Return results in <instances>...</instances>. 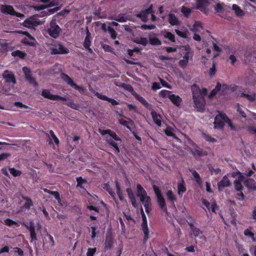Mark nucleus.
I'll return each instance as SVG.
<instances>
[{
	"mask_svg": "<svg viewBox=\"0 0 256 256\" xmlns=\"http://www.w3.org/2000/svg\"><path fill=\"white\" fill-rule=\"evenodd\" d=\"M181 12L185 16L188 17L192 12V10L186 6H183L182 8Z\"/></svg>",
	"mask_w": 256,
	"mask_h": 256,
	"instance_id": "47",
	"label": "nucleus"
},
{
	"mask_svg": "<svg viewBox=\"0 0 256 256\" xmlns=\"http://www.w3.org/2000/svg\"><path fill=\"white\" fill-rule=\"evenodd\" d=\"M96 252V248H88L86 253L87 256H93Z\"/></svg>",
	"mask_w": 256,
	"mask_h": 256,
	"instance_id": "61",
	"label": "nucleus"
},
{
	"mask_svg": "<svg viewBox=\"0 0 256 256\" xmlns=\"http://www.w3.org/2000/svg\"><path fill=\"white\" fill-rule=\"evenodd\" d=\"M191 144L192 147L190 148V150L192 154L194 155L197 154L198 156H201L202 154V152L200 150H199L198 148L193 142H192Z\"/></svg>",
	"mask_w": 256,
	"mask_h": 256,
	"instance_id": "39",
	"label": "nucleus"
},
{
	"mask_svg": "<svg viewBox=\"0 0 256 256\" xmlns=\"http://www.w3.org/2000/svg\"><path fill=\"white\" fill-rule=\"evenodd\" d=\"M230 184V183L228 176H225L223 177L222 180L218 183V190H220L224 187L229 186Z\"/></svg>",
	"mask_w": 256,
	"mask_h": 256,
	"instance_id": "22",
	"label": "nucleus"
},
{
	"mask_svg": "<svg viewBox=\"0 0 256 256\" xmlns=\"http://www.w3.org/2000/svg\"><path fill=\"white\" fill-rule=\"evenodd\" d=\"M23 72L26 80L30 84L34 86H36L37 83L35 79L31 76V72L28 68H23Z\"/></svg>",
	"mask_w": 256,
	"mask_h": 256,
	"instance_id": "16",
	"label": "nucleus"
},
{
	"mask_svg": "<svg viewBox=\"0 0 256 256\" xmlns=\"http://www.w3.org/2000/svg\"><path fill=\"white\" fill-rule=\"evenodd\" d=\"M167 198L168 200L174 202L176 200V198L174 194L171 190H168L166 193Z\"/></svg>",
	"mask_w": 256,
	"mask_h": 256,
	"instance_id": "49",
	"label": "nucleus"
},
{
	"mask_svg": "<svg viewBox=\"0 0 256 256\" xmlns=\"http://www.w3.org/2000/svg\"><path fill=\"white\" fill-rule=\"evenodd\" d=\"M140 212L142 214V230L144 232V241H146L148 239V224H147V220L146 215L144 214V212L143 210V209L142 208L140 210Z\"/></svg>",
	"mask_w": 256,
	"mask_h": 256,
	"instance_id": "12",
	"label": "nucleus"
},
{
	"mask_svg": "<svg viewBox=\"0 0 256 256\" xmlns=\"http://www.w3.org/2000/svg\"><path fill=\"white\" fill-rule=\"evenodd\" d=\"M202 203L209 211L211 210L212 212H215L217 208V206L214 202L210 204L206 200H203Z\"/></svg>",
	"mask_w": 256,
	"mask_h": 256,
	"instance_id": "29",
	"label": "nucleus"
},
{
	"mask_svg": "<svg viewBox=\"0 0 256 256\" xmlns=\"http://www.w3.org/2000/svg\"><path fill=\"white\" fill-rule=\"evenodd\" d=\"M3 78L8 82H12L13 84H14L16 82V80L14 74L10 71H4L3 74Z\"/></svg>",
	"mask_w": 256,
	"mask_h": 256,
	"instance_id": "17",
	"label": "nucleus"
},
{
	"mask_svg": "<svg viewBox=\"0 0 256 256\" xmlns=\"http://www.w3.org/2000/svg\"><path fill=\"white\" fill-rule=\"evenodd\" d=\"M138 16L144 22H147L149 19H150L152 22L156 20L154 12H152V6L147 10L142 11L138 15Z\"/></svg>",
	"mask_w": 256,
	"mask_h": 256,
	"instance_id": "7",
	"label": "nucleus"
},
{
	"mask_svg": "<svg viewBox=\"0 0 256 256\" xmlns=\"http://www.w3.org/2000/svg\"><path fill=\"white\" fill-rule=\"evenodd\" d=\"M186 190V186L184 184V182L183 180H180L178 182V194L182 196V194Z\"/></svg>",
	"mask_w": 256,
	"mask_h": 256,
	"instance_id": "31",
	"label": "nucleus"
},
{
	"mask_svg": "<svg viewBox=\"0 0 256 256\" xmlns=\"http://www.w3.org/2000/svg\"><path fill=\"white\" fill-rule=\"evenodd\" d=\"M50 143H52V142H54L56 144H58L59 140L56 138V136L54 134L53 131L52 130L50 131Z\"/></svg>",
	"mask_w": 256,
	"mask_h": 256,
	"instance_id": "42",
	"label": "nucleus"
},
{
	"mask_svg": "<svg viewBox=\"0 0 256 256\" xmlns=\"http://www.w3.org/2000/svg\"><path fill=\"white\" fill-rule=\"evenodd\" d=\"M208 4V0H198L196 2V8L202 12H204Z\"/></svg>",
	"mask_w": 256,
	"mask_h": 256,
	"instance_id": "20",
	"label": "nucleus"
},
{
	"mask_svg": "<svg viewBox=\"0 0 256 256\" xmlns=\"http://www.w3.org/2000/svg\"><path fill=\"white\" fill-rule=\"evenodd\" d=\"M1 11L2 13L9 14L12 16H16L17 17L22 18L24 16L23 14L15 12L12 6L9 5L2 6Z\"/></svg>",
	"mask_w": 256,
	"mask_h": 256,
	"instance_id": "11",
	"label": "nucleus"
},
{
	"mask_svg": "<svg viewBox=\"0 0 256 256\" xmlns=\"http://www.w3.org/2000/svg\"><path fill=\"white\" fill-rule=\"evenodd\" d=\"M62 78L68 84L74 88L76 90H78L80 92L84 93V89L82 87L79 86L74 84L73 80L67 75L63 74L62 76Z\"/></svg>",
	"mask_w": 256,
	"mask_h": 256,
	"instance_id": "15",
	"label": "nucleus"
},
{
	"mask_svg": "<svg viewBox=\"0 0 256 256\" xmlns=\"http://www.w3.org/2000/svg\"><path fill=\"white\" fill-rule=\"evenodd\" d=\"M106 140L110 145H111L114 148L116 152H119L120 150L118 146L119 144L118 143V142H120H120L116 141L115 140H114L113 138L111 136H106Z\"/></svg>",
	"mask_w": 256,
	"mask_h": 256,
	"instance_id": "18",
	"label": "nucleus"
},
{
	"mask_svg": "<svg viewBox=\"0 0 256 256\" xmlns=\"http://www.w3.org/2000/svg\"><path fill=\"white\" fill-rule=\"evenodd\" d=\"M134 42L145 46L148 44V40L146 38L138 37L135 38Z\"/></svg>",
	"mask_w": 256,
	"mask_h": 256,
	"instance_id": "38",
	"label": "nucleus"
},
{
	"mask_svg": "<svg viewBox=\"0 0 256 256\" xmlns=\"http://www.w3.org/2000/svg\"><path fill=\"white\" fill-rule=\"evenodd\" d=\"M43 22L44 21L39 20L38 16H33L25 20L23 22V26L28 28H34Z\"/></svg>",
	"mask_w": 256,
	"mask_h": 256,
	"instance_id": "6",
	"label": "nucleus"
},
{
	"mask_svg": "<svg viewBox=\"0 0 256 256\" xmlns=\"http://www.w3.org/2000/svg\"><path fill=\"white\" fill-rule=\"evenodd\" d=\"M29 230L30 234V236L32 238V240H36V236L34 232V227L31 226L30 227V228Z\"/></svg>",
	"mask_w": 256,
	"mask_h": 256,
	"instance_id": "59",
	"label": "nucleus"
},
{
	"mask_svg": "<svg viewBox=\"0 0 256 256\" xmlns=\"http://www.w3.org/2000/svg\"><path fill=\"white\" fill-rule=\"evenodd\" d=\"M214 128H223L224 124H228L232 130H234V127L232 126L231 121L228 119L225 114L218 113L215 118L214 122Z\"/></svg>",
	"mask_w": 256,
	"mask_h": 256,
	"instance_id": "3",
	"label": "nucleus"
},
{
	"mask_svg": "<svg viewBox=\"0 0 256 256\" xmlns=\"http://www.w3.org/2000/svg\"><path fill=\"white\" fill-rule=\"evenodd\" d=\"M232 9L238 16L242 17L244 14V12L241 9L240 6L236 4H234L232 6Z\"/></svg>",
	"mask_w": 256,
	"mask_h": 256,
	"instance_id": "30",
	"label": "nucleus"
},
{
	"mask_svg": "<svg viewBox=\"0 0 256 256\" xmlns=\"http://www.w3.org/2000/svg\"><path fill=\"white\" fill-rule=\"evenodd\" d=\"M8 46L6 43L2 40H0V56L6 54L7 52Z\"/></svg>",
	"mask_w": 256,
	"mask_h": 256,
	"instance_id": "37",
	"label": "nucleus"
},
{
	"mask_svg": "<svg viewBox=\"0 0 256 256\" xmlns=\"http://www.w3.org/2000/svg\"><path fill=\"white\" fill-rule=\"evenodd\" d=\"M192 90L194 107L198 111H202L204 108V96L206 94V89L202 88L201 90L196 85H193L192 86Z\"/></svg>",
	"mask_w": 256,
	"mask_h": 256,
	"instance_id": "1",
	"label": "nucleus"
},
{
	"mask_svg": "<svg viewBox=\"0 0 256 256\" xmlns=\"http://www.w3.org/2000/svg\"><path fill=\"white\" fill-rule=\"evenodd\" d=\"M165 134L168 136H173L174 138L178 139L176 136H174L172 128H168L164 130Z\"/></svg>",
	"mask_w": 256,
	"mask_h": 256,
	"instance_id": "56",
	"label": "nucleus"
},
{
	"mask_svg": "<svg viewBox=\"0 0 256 256\" xmlns=\"http://www.w3.org/2000/svg\"><path fill=\"white\" fill-rule=\"evenodd\" d=\"M119 122L121 124L126 126L128 128H130V126L132 125V120L126 118L121 117L119 119Z\"/></svg>",
	"mask_w": 256,
	"mask_h": 256,
	"instance_id": "36",
	"label": "nucleus"
},
{
	"mask_svg": "<svg viewBox=\"0 0 256 256\" xmlns=\"http://www.w3.org/2000/svg\"><path fill=\"white\" fill-rule=\"evenodd\" d=\"M137 195L140 198V201L144 205L146 212L149 214L151 210V200L148 196L146 191L140 184H137Z\"/></svg>",
	"mask_w": 256,
	"mask_h": 256,
	"instance_id": "2",
	"label": "nucleus"
},
{
	"mask_svg": "<svg viewBox=\"0 0 256 256\" xmlns=\"http://www.w3.org/2000/svg\"><path fill=\"white\" fill-rule=\"evenodd\" d=\"M132 94L144 106L148 108H149V104L146 102V100L142 96L136 94V92H134L132 93Z\"/></svg>",
	"mask_w": 256,
	"mask_h": 256,
	"instance_id": "35",
	"label": "nucleus"
},
{
	"mask_svg": "<svg viewBox=\"0 0 256 256\" xmlns=\"http://www.w3.org/2000/svg\"><path fill=\"white\" fill-rule=\"evenodd\" d=\"M16 32L19 34H23L26 35V36L22 40V42L24 44H28L31 46H35L36 44V40L28 32H22V30H18Z\"/></svg>",
	"mask_w": 256,
	"mask_h": 256,
	"instance_id": "14",
	"label": "nucleus"
},
{
	"mask_svg": "<svg viewBox=\"0 0 256 256\" xmlns=\"http://www.w3.org/2000/svg\"><path fill=\"white\" fill-rule=\"evenodd\" d=\"M76 181L78 182L77 186L82 188V184L86 182L85 180L82 179L81 177L78 178H76Z\"/></svg>",
	"mask_w": 256,
	"mask_h": 256,
	"instance_id": "58",
	"label": "nucleus"
},
{
	"mask_svg": "<svg viewBox=\"0 0 256 256\" xmlns=\"http://www.w3.org/2000/svg\"><path fill=\"white\" fill-rule=\"evenodd\" d=\"M170 100L176 106H179L182 101V98L178 96L172 94Z\"/></svg>",
	"mask_w": 256,
	"mask_h": 256,
	"instance_id": "33",
	"label": "nucleus"
},
{
	"mask_svg": "<svg viewBox=\"0 0 256 256\" xmlns=\"http://www.w3.org/2000/svg\"><path fill=\"white\" fill-rule=\"evenodd\" d=\"M192 176H193L194 178L196 180V181L198 183V184L200 187H202V179H201L199 174L198 172H196V171H194L192 172Z\"/></svg>",
	"mask_w": 256,
	"mask_h": 256,
	"instance_id": "44",
	"label": "nucleus"
},
{
	"mask_svg": "<svg viewBox=\"0 0 256 256\" xmlns=\"http://www.w3.org/2000/svg\"><path fill=\"white\" fill-rule=\"evenodd\" d=\"M10 172L14 176H20L22 174L20 171L16 170L14 168H10Z\"/></svg>",
	"mask_w": 256,
	"mask_h": 256,
	"instance_id": "52",
	"label": "nucleus"
},
{
	"mask_svg": "<svg viewBox=\"0 0 256 256\" xmlns=\"http://www.w3.org/2000/svg\"><path fill=\"white\" fill-rule=\"evenodd\" d=\"M233 176L234 178H236L238 179V180H236L234 182V185L236 190L237 191L240 192L242 188V186L241 184V182H244V178H245L244 176L242 173L238 172L234 174Z\"/></svg>",
	"mask_w": 256,
	"mask_h": 256,
	"instance_id": "10",
	"label": "nucleus"
},
{
	"mask_svg": "<svg viewBox=\"0 0 256 256\" xmlns=\"http://www.w3.org/2000/svg\"><path fill=\"white\" fill-rule=\"evenodd\" d=\"M42 95L45 98L53 100L64 101L66 98L58 95L52 94L48 90H44L42 92Z\"/></svg>",
	"mask_w": 256,
	"mask_h": 256,
	"instance_id": "13",
	"label": "nucleus"
},
{
	"mask_svg": "<svg viewBox=\"0 0 256 256\" xmlns=\"http://www.w3.org/2000/svg\"><path fill=\"white\" fill-rule=\"evenodd\" d=\"M116 188L117 194L118 196V198L121 201H122L124 200V198H123L122 194V193L120 190V186L118 185V182H116Z\"/></svg>",
	"mask_w": 256,
	"mask_h": 256,
	"instance_id": "54",
	"label": "nucleus"
},
{
	"mask_svg": "<svg viewBox=\"0 0 256 256\" xmlns=\"http://www.w3.org/2000/svg\"><path fill=\"white\" fill-rule=\"evenodd\" d=\"M103 188L106 190L114 198V194L112 192V188L110 186L109 184H104L103 185Z\"/></svg>",
	"mask_w": 256,
	"mask_h": 256,
	"instance_id": "48",
	"label": "nucleus"
},
{
	"mask_svg": "<svg viewBox=\"0 0 256 256\" xmlns=\"http://www.w3.org/2000/svg\"><path fill=\"white\" fill-rule=\"evenodd\" d=\"M126 192L128 193V198L132 202V206L134 208L138 207V204L136 200L135 196L132 192V190L130 188H127Z\"/></svg>",
	"mask_w": 256,
	"mask_h": 256,
	"instance_id": "24",
	"label": "nucleus"
},
{
	"mask_svg": "<svg viewBox=\"0 0 256 256\" xmlns=\"http://www.w3.org/2000/svg\"><path fill=\"white\" fill-rule=\"evenodd\" d=\"M10 156V154L7 152L3 153L0 154V162L4 160H5L9 158Z\"/></svg>",
	"mask_w": 256,
	"mask_h": 256,
	"instance_id": "60",
	"label": "nucleus"
},
{
	"mask_svg": "<svg viewBox=\"0 0 256 256\" xmlns=\"http://www.w3.org/2000/svg\"><path fill=\"white\" fill-rule=\"evenodd\" d=\"M51 194L54 196L55 198L58 201V202L61 204L60 196L58 192L52 191V192L51 193Z\"/></svg>",
	"mask_w": 256,
	"mask_h": 256,
	"instance_id": "62",
	"label": "nucleus"
},
{
	"mask_svg": "<svg viewBox=\"0 0 256 256\" xmlns=\"http://www.w3.org/2000/svg\"><path fill=\"white\" fill-rule=\"evenodd\" d=\"M96 96L100 99L108 101V97H107L106 96L104 95L99 94L98 92L96 94Z\"/></svg>",
	"mask_w": 256,
	"mask_h": 256,
	"instance_id": "64",
	"label": "nucleus"
},
{
	"mask_svg": "<svg viewBox=\"0 0 256 256\" xmlns=\"http://www.w3.org/2000/svg\"><path fill=\"white\" fill-rule=\"evenodd\" d=\"M237 111L242 117L245 118L246 116V114H245L244 110L240 106H238Z\"/></svg>",
	"mask_w": 256,
	"mask_h": 256,
	"instance_id": "63",
	"label": "nucleus"
},
{
	"mask_svg": "<svg viewBox=\"0 0 256 256\" xmlns=\"http://www.w3.org/2000/svg\"><path fill=\"white\" fill-rule=\"evenodd\" d=\"M245 186L250 190H256V184L254 180L252 178H244V182Z\"/></svg>",
	"mask_w": 256,
	"mask_h": 256,
	"instance_id": "23",
	"label": "nucleus"
},
{
	"mask_svg": "<svg viewBox=\"0 0 256 256\" xmlns=\"http://www.w3.org/2000/svg\"><path fill=\"white\" fill-rule=\"evenodd\" d=\"M162 34L163 35L164 38L169 40L172 42H175L174 35L172 32L164 30L162 32Z\"/></svg>",
	"mask_w": 256,
	"mask_h": 256,
	"instance_id": "32",
	"label": "nucleus"
},
{
	"mask_svg": "<svg viewBox=\"0 0 256 256\" xmlns=\"http://www.w3.org/2000/svg\"><path fill=\"white\" fill-rule=\"evenodd\" d=\"M168 20L169 23L172 26H177L180 24V22L174 14H168Z\"/></svg>",
	"mask_w": 256,
	"mask_h": 256,
	"instance_id": "25",
	"label": "nucleus"
},
{
	"mask_svg": "<svg viewBox=\"0 0 256 256\" xmlns=\"http://www.w3.org/2000/svg\"><path fill=\"white\" fill-rule=\"evenodd\" d=\"M244 234L250 238L253 242H256V239L254 237V234L252 232V228L245 230H244Z\"/></svg>",
	"mask_w": 256,
	"mask_h": 256,
	"instance_id": "40",
	"label": "nucleus"
},
{
	"mask_svg": "<svg viewBox=\"0 0 256 256\" xmlns=\"http://www.w3.org/2000/svg\"><path fill=\"white\" fill-rule=\"evenodd\" d=\"M99 132L102 135L108 134L107 136H111L113 138L114 140L116 141H120V139L118 138L115 132H112L110 130H99Z\"/></svg>",
	"mask_w": 256,
	"mask_h": 256,
	"instance_id": "21",
	"label": "nucleus"
},
{
	"mask_svg": "<svg viewBox=\"0 0 256 256\" xmlns=\"http://www.w3.org/2000/svg\"><path fill=\"white\" fill-rule=\"evenodd\" d=\"M90 44V34L89 32H87V36H86L84 42V46L86 48H87L89 50L90 52H92V50L89 48Z\"/></svg>",
	"mask_w": 256,
	"mask_h": 256,
	"instance_id": "41",
	"label": "nucleus"
},
{
	"mask_svg": "<svg viewBox=\"0 0 256 256\" xmlns=\"http://www.w3.org/2000/svg\"><path fill=\"white\" fill-rule=\"evenodd\" d=\"M154 190L160 206L162 209L164 211L166 212H167V210L165 204V200L161 194L160 190L156 186H154Z\"/></svg>",
	"mask_w": 256,
	"mask_h": 256,
	"instance_id": "8",
	"label": "nucleus"
},
{
	"mask_svg": "<svg viewBox=\"0 0 256 256\" xmlns=\"http://www.w3.org/2000/svg\"><path fill=\"white\" fill-rule=\"evenodd\" d=\"M50 50L52 54H62L69 52L68 50L60 42L50 45Z\"/></svg>",
	"mask_w": 256,
	"mask_h": 256,
	"instance_id": "5",
	"label": "nucleus"
},
{
	"mask_svg": "<svg viewBox=\"0 0 256 256\" xmlns=\"http://www.w3.org/2000/svg\"><path fill=\"white\" fill-rule=\"evenodd\" d=\"M151 114L154 123L156 124L158 126H160L162 123L161 116L160 114H158L154 111H152Z\"/></svg>",
	"mask_w": 256,
	"mask_h": 256,
	"instance_id": "28",
	"label": "nucleus"
},
{
	"mask_svg": "<svg viewBox=\"0 0 256 256\" xmlns=\"http://www.w3.org/2000/svg\"><path fill=\"white\" fill-rule=\"evenodd\" d=\"M191 230L195 236L199 237L200 238H204L202 232L198 228L192 225Z\"/></svg>",
	"mask_w": 256,
	"mask_h": 256,
	"instance_id": "34",
	"label": "nucleus"
},
{
	"mask_svg": "<svg viewBox=\"0 0 256 256\" xmlns=\"http://www.w3.org/2000/svg\"><path fill=\"white\" fill-rule=\"evenodd\" d=\"M12 54L14 56H18L20 58H23L25 56V54L20 50H16L12 53Z\"/></svg>",
	"mask_w": 256,
	"mask_h": 256,
	"instance_id": "51",
	"label": "nucleus"
},
{
	"mask_svg": "<svg viewBox=\"0 0 256 256\" xmlns=\"http://www.w3.org/2000/svg\"><path fill=\"white\" fill-rule=\"evenodd\" d=\"M108 31L110 32L112 38V39H116V33L111 27H108Z\"/></svg>",
	"mask_w": 256,
	"mask_h": 256,
	"instance_id": "57",
	"label": "nucleus"
},
{
	"mask_svg": "<svg viewBox=\"0 0 256 256\" xmlns=\"http://www.w3.org/2000/svg\"><path fill=\"white\" fill-rule=\"evenodd\" d=\"M176 33L180 37L182 38H186L188 34V31L187 30L181 31L178 30H175Z\"/></svg>",
	"mask_w": 256,
	"mask_h": 256,
	"instance_id": "45",
	"label": "nucleus"
},
{
	"mask_svg": "<svg viewBox=\"0 0 256 256\" xmlns=\"http://www.w3.org/2000/svg\"><path fill=\"white\" fill-rule=\"evenodd\" d=\"M150 42L152 45L159 46L161 44L160 40L155 34H152L149 36Z\"/></svg>",
	"mask_w": 256,
	"mask_h": 256,
	"instance_id": "27",
	"label": "nucleus"
},
{
	"mask_svg": "<svg viewBox=\"0 0 256 256\" xmlns=\"http://www.w3.org/2000/svg\"><path fill=\"white\" fill-rule=\"evenodd\" d=\"M24 198L25 200V204H24V207L25 208H29L32 205V202L30 199L28 198Z\"/></svg>",
	"mask_w": 256,
	"mask_h": 256,
	"instance_id": "55",
	"label": "nucleus"
},
{
	"mask_svg": "<svg viewBox=\"0 0 256 256\" xmlns=\"http://www.w3.org/2000/svg\"><path fill=\"white\" fill-rule=\"evenodd\" d=\"M3 224L8 226H18L17 222H16L9 218H7V219L4 220Z\"/></svg>",
	"mask_w": 256,
	"mask_h": 256,
	"instance_id": "46",
	"label": "nucleus"
},
{
	"mask_svg": "<svg viewBox=\"0 0 256 256\" xmlns=\"http://www.w3.org/2000/svg\"><path fill=\"white\" fill-rule=\"evenodd\" d=\"M41 1L43 2H50V3L45 6H42L40 8V9H44L48 7H52L54 6H58L60 4V2H61V0H41Z\"/></svg>",
	"mask_w": 256,
	"mask_h": 256,
	"instance_id": "26",
	"label": "nucleus"
},
{
	"mask_svg": "<svg viewBox=\"0 0 256 256\" xmlns=\"http://www.w3.org/2000/svg\"><path fill=\"white\" fill-rule=\"evenodd\" d=\"M112 240L110 238H107L105 242V248L108 249L110 248L112 246Z\"/></svg>",
	"mask_w": 256,
	"mask_h": 256,
	"instance_id": "53",
	"label": "nucleus"
},
{
	"mask_svg": "<svg viewBox=\"0 0 256 256\" xmlns=\"http://www.w3.org/2000/svg\"><path fill=\"white\" fill-rule=\"evenodd\" d=\"M190 30L194 33H200L203 30L202 24L199 21H196L193 26L190 28Z\"/></svg>",
	"mask_w": 256,
	"mask_h": 256,
	"instance_id": "19",
	"label": "nucleus"
},
{
	"mask_svg": "<svg viewBox=\"0 0 256 256\" xmlns=\"http://www.w3.org/2000/svg\"><path fill=\"white\" fill-rule=\"evenodd\" d=\"M221 88V86L220 84H218L216 86L215 88L213 90L210 94H209L208 97L210 98H212V96H215L217 92L220 90V88Z\"/></svg>",
	"mask_w": 256,
	"mask_h": 256,
	"instance_id": "50",
	"label": "nucleus"
},
{
	"mask_svg": "<svg viewBox=\"0 0 256 256\" xmlns=\"http://www.w3.org/2000/svg\"><path fill=\"white\" fill-rule=\"evenodd\" d=\"M60 30V27L56 24L55 20H52L50 22V27L48 28L49 34L54 38L58 37Z\"/></svg>",
	"mask_w": 256,
	"mask_h": 256,
	"instance_id": "9",
	"label": "nucleus"
},
{
	"mask_svg": "<svg viewBox=\"0 0 256 256\" xmlns=\"http://www.w3.org/2000/svg\"><path fill=\"white\" fill-rule=\"evenodd\" d=\"M159 95L161 97L163 98H168L169 99L170 98V97L172 95V94L170 92L167 90H162L159 92Z\"/></svg>",
	"mask_w": 256,
	"mask_h": 256,
	"instance_id": "43",
	"label": "nucleus"
},
{
	"mask_svg": "<svg viewBox=\"0 0 256 256\" xmlns=\"http://www.w3.org/2000/svg\"><path fill=\"white\" fill-rule=\"evenodd\" d=\"M182 52L184 54L183 58L179 62V64L181 67H185L190 59L192 57V52L188 46H184L181 48Z\"/></svg>",
	"mask_w": 256,
	"mask_h": 256,
	"instance_id": "4",
	"label": "nucleus"
}]
</instances>
